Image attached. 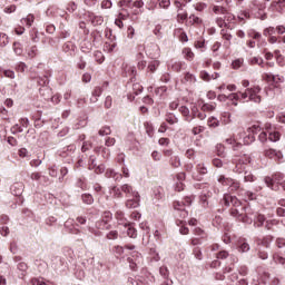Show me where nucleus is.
Segmentation results:
<instances>
[{
  "mask_svg": "<svg viewBox=\"0 0 285 285\" xmlns=\"http://www.w3.org/2000/svg\"><path fill=\"white\" fill-rule=\"evenodd\" d=\"M223 204L225 206H233L230 209L232 217H236V219L243 222L244 224H253L254 222V226H256V228H261V226H264V223L266 222V217L264 215H255L250 208L242 206V202H239L235 196L225 194Z\"/></svg>",
  "mask_w": 285,
  "mask_h": 285,
  "instance_id": "obj_1",
  "label": "nucleus"
},
{
  "mask_svg": "<svg viewBox=\"0 0 285 285\" xmlns=\"http://www.w3.org/2000/svg\"><path fill=\"white\" fill-rule=\"evenodd\" d=\"M193 204V197H185L183 202L174 203L175 216L178 217L176 220L177 226H180L179 233L180 235H188V227L184 226V220L188 217V210H186V206H190Z\"/></svg>",
  "mask_w": 285,
  "mask_h": 285,
  "instance_id": "obj_2",
  "label": "nucleus"
},
{
  "mask_svg": "<svg viewBox=\"0 0 285 285\" xmlns=\"http://www.w3.org/2000/svg\"><path fill=\"white\" fill-rule=\"evenodd\" d=\"M259 92H262V88H259V86H255L243 91L240 97L243 101H254V104H259L262 101V96H259Z\"/></svg>",
  "mask_w": 285,
  "mask_h": 285,
  "instance_id": "obj_3",
  "label": "nucleus"
},
{
  "mask_svg": "<svg viewBox=\"0 0 285 285\" xmlns=\"http://www.w3.org/2000/svg\"><path fill=\"white\" fill-rule=\"evenodd\" d=\"M233 164H235V167L233 168L234 173H244V170H246V164H250V157L243 156L242 158L234 159Z\"/></svg>",
  "mask_w": 285,
  "mask_h": 285,
  "instance_id": "obj_4",
  "label": "nucleus"
},
{
  "mask_svg": "<svg viewBox=\"0 0 285 285\" xmlns=\"http://www.w3.org/2000/svg\"><path fill=\"white\" fill-rule=\"evenodd\" d=\"M205 175H208V168L204 164H198L196 166V171H193L191 177L196 181H202Z\"/></svg>",
  "mask_w": 285,
  "mask_h": 285,
  "instance_id": "obj_5",
  "label": "nucleus"
},
{
  "mask_svg": "<svg viewBox=\"0 0 285 285\" xmlns=\"http://www.w3.org/2000/svg\"><path fill=\"white\" fill-rule=\"evenodd\" d=\"M235 19V16L230 14V13H226L224 17H219L216 19V23L219 28H228V24L230 23V21H233Z\"/></svg>",
  "mask_w": 285,
  "mask_h": 285,
  "instance_id": "obj_6",
  "label": "nucleus"
},
{
  "mask_svg": "<svg viewBox=\"0 0 285 285\" xmlns=\"http://www.w3.org/2000/svg\"><path fill=\"white\" fill-rule=\"evenodd\" d=\"M146 55L147 57H150V59H157V57H159V46L156 43L148 45L146 48Z\"/></svg>",
  "mask_w": 285,
  "mask_h": 285,
  "instance_id": "obj_7",
  "label": "nucleus"
},
{
  "mask_svg": "<svg viewBox=\"0 0 285 285\" xmlns=\"http://www.w3.org/2000/svg\"><path fill=\"white\" fill-rule=\"evenodd\" d=\"M242 95H244V92L238 91V92H234L230 94L229 96H219L222 99H229V101H232L233 106H238L237 101H244V99H242Z\"/></svg>",
  "mask_w": 285,
  "mask_h": 285,
  "instance_id": "obj_8",
  "label": "nucleus"
},
{
  "mask_svg": "<svg viewBox=\"0 0 285 285\" xmlns=\"http://www.w3.org/2000/svg\"><path fill=\"white\" fill-rule=\"evenodd\" d=\"M265 128L267 130V135H268V139L273 142L279 141L282 135L279 134V131H275L271 129V125H265Z\"/></svg>",
  "mask_w": 285,
  "mask_h": 285,
  "instance_id": "obj_9",
  "label": "nucleus"
},
{
  "mask_svg": "<svg viewBox=\"0 0 285 285\" xmlns=\"http://www.w3.org/2000/svg\"><path fill=\"white\" fill-rule=\"evenodd\" d=\"M132 198L127 199L126 202V206L127 208H138L139 206V193H134V196H131Z\"/></svg>",
  "mask_w": 285,
  "mask_h": 285,
  "instance_id": "obj_10",
  "label": "nucleus"
},
{
  "mask_svg": "<svg viewBox=\"0 0 285 285\" xmlns=\"http://www.w3.org/2000/svg\"><path fill=\"white\" fill-rule=\"evenodd\" d=\"M264 155H265V157H268L269 159H282V151H278L273 148L265 149Z\"/></svg>",
  "mask_w": 285,
  "mask_h": 285,
  "instance_id": "obj_11",
  "label": "nucleus"
},
{
  "mask_svg": "<svg viewBox=\"0 0 285 285\" xmlns=\"http://www.w3.org/2000/svg\"><path fill=\"white\" fill-rule=\"evenodd\" d=\"M88 21H90L92 26H101V23H104V17L88 13Z\"/></svg>",
  "mask_w": 285,
  "mask_h": 285,
  "instance_id": "obj_12",
  "label": "nucleus"
},
{
  "mask_svg": "<svg viewBox=\"0 0 285 285\" xmlns=\"http://www.w3.org/2000/svg\"><path fill=\"white\" fill-rule=\"evenodd\" d=\"M115 217H116L119 226H124L126 228V226H128V224H130L128 222V219H126V217L124 216V212H121V210H117L115 214Z\"/></svg>",
  "mask_w": 285,
  "mask_h": 285,
  "instance_id": "obj_13",
  "label": "nucleus"
},
{
  "mask_svg": "<svg viewBox=\"0 0 285 285\" xmlns=\"http://www.w3.org/2000/svg\"><path fill=\"white\" fill-rule=\"evenodd\" d=\"M120 6H126L127 8H142L144 7V1L141 0H136L135 2L130 1V0H124L120 1Z\"/></svg>",
  "mask_w": 285,
  "mask_h": 285,
  "instance_id": "obj_14",
  "label": "nucleus"
},
{
  "mask_svg": "<svg viewBox=\"0 0 285 285\" xmlns=\"http://www.w3.org/2000/svg\"><path fill=\"white\" fill-rule=\"evenodd\" d=\"M104 92V89L101 87H96L92 91V96L90 98L91 104H97L99 101V97H101V94Z\"/></svg>",
  "mask_w": 285,
  "mask_h": 285,
  "instance_id": "obj_15",
  "label": "nucleus"
},
{
  "mask_svg": "<svg viewBox=\"0 0 285 285\" xmlns=\"http://www.w3.org/2000/svg\"><path fill=\"white\" fill-rule=\"evenodd\" d=\"M243 137V144H245V146H248L250 144H253V141H255V135L248 132L246 135V132L240 134V138Z\"/></svg>",
  "mask_w": 285,
  "mask_h": 285,
  "instance_id": "obj_16",
  "label": "nucleus"
},
{
  "mask_svg": "<svg viewBox=\"0 0 285 285\" xmlns=\"http://www.w3.org/2000/svg\"><path fill=\"white\" fill-rule=\"evenodd\" d=\"M128 12H124V9H122V12L119 13L118 18L115 20V24L118 27V28H124V20L125 19H128Z\"/></svg>",
  "mask_w": 285,
  "mask_h": 285,
  "instance_id": "obj_17",
  "label": "nucleus"
},
{
  "mask_svg": "<svg viewBox=\"0 0 285 285\" xmlns=\"http://www.w3.org/2000/svg\"><path fill=\"white\" fill-rule=\"evenodd\" d=\"M220 35H222L223 39H225V41H226L224 43L225 48H230V40L233 39V35L228 33V31L226 29H223L220 31Z\"/></svg>",
  "mask_w": 285,
  "mask_h": 285,
  "instance_id": "obj_18",
  "label": "nucleus"
},
{
  "mask_svg": "<svg viewBox=\"0 0 285 285\" xmlns=\"http://www.w3.org/2000/svg\"><path fill=\"white\" fill-rule=\"evenodd\" d=\"M115 48H117V42L115 40H108L104 45L105 52H114Z\"/></svg>",
  "mask_w": 285,
  "mask_h": 285,
  "instance_id": "obj_19",
  "label": "nucleus"
},
{
  "mask_svg": "<svg viewBox=\"0 0 285 285\" xmlns=\"http://www.w3.org/2000/svg\"><path fill=\"white\" fill-rule=\"evenodd\" d=\"M126 228L128 237H130L131 239H137V229L135 228V226H132V223H128Z\"/></svg>",
  "mask_w": 285,
  "mask_h": 285,
  "instance_id": "obj_20",
  "label": "nucleus"
},
{
  "mask_svg": "<svg viewBox=\"0 0 285 285\" xmlns=\"http://www.w3.org/2000/svg\"><path fill=\"white\" fill-rule=\"evenodd\" d=\"M21 26H27V28H31L32 23H35V16L28 14L26 18L20 20Z\"/></svg>",
  "mask_w": 285,
  "mask_h": 285,
  "instance_id": "obj_21",
  "label": "nucleus"
},
{
  "mask_svg": "<svg viewBox=\"0 0 285 285\" xmlns=\"http://www.w3.org/2000/svg\"><path fill=\"white\" fill-rule=\"evenodd\" d=\"M121 193H125V195H127V197H134V193H138L137 190L132 189V186L125 184L120 187Z\"/></svg>",
  "mask_w": 285,
  "mask_h": 285,
  "instance_id": "obj_22",
  "label": "nucleus"
},
{
  "mask_svg": "<svg viewBox=\"0 0 285 285\" xmlns=\"http://www.w3.org/2000/svg\"><path fill=\"white\" fill-rule=\"evenodd\" d=\"M264 183L266 184L267 188H271L272 190H277V183L272 177H265Z\"/></svg>",
  "mask_w": 285,
  "mask_h": 285,
  "instance_id": "obj_23",
  "label": "nucleus"
},
{
  "mask_svg": "<svg viewBox=\"0 0 285 285\" xmlns=\"http://www.w3.org/2000/svg\"><path fill=\"white\" fill-rule=\"evenodd\" d=\"M109 193L114 199H121V197H124V194H121V189L118 187H112Z\"/></svg>",
  "mask_w": 285,
  "mask_h": 285,
  "instance_id": "obj_24",
  "label": "nucleus"
},
{
  "mask_svg": "<svg viewBox=\"0 0 285 285\" xmlns=\"http://www.w3.org/2000/svg\"><path fill=\"white\" fill-rule=\"evenodd\" d=\"M137 60H138V65H137L138 70H145L146 66H147V62H146V60H144V53L138 52Z\"/></svg>",
  "mask_w": 285,
  "mask_h": 285,
  "instance_id": "obj_25",
  "label": "nucleus"
},
{
  "mask_svg": "<svg viewBox=\"0 0 285 285\" xmlns=\"http://www.w3.org/2000/svg\"><path fill=\"white\" fill-rule=\"evenodd\" d=\"M217 181L218 184H222V186H230V184H233V178L220 175L218 176Z\"/></svg>",
  "mask_w": 285,
  "mask_h": 285,
  "instance_id": "obj_26",
  "label": "nucleus"
},
{
  "mask_svg": "<svg viewBox=\"0 0 285 285\" xmlns=\"http://www.w3.org/2000/svg\"><path fill=\"white\" fill-rule=\"evenodd\" d=\"M183 55L187 59V61H193V59H195V53L193 52L191 48H184Z\"/></svg>",
  "mask_w": 285,
  "mask_h": 285,
  "instance_id": "obj_27",
  "label": "nucleus"
},
{
  "mask_svg": "<svg viewBox=\"0 0 285 285\" xmlns=\"http://www.w3.org/2000/svg\"><path fill=\"white\" fill-rule=\"evenodd\" d=\"M96 228H98V230H109L110 224L102 220V218H101L100 220H98L96 223Z\"/></svg>",
  "mask_w": 285,
  "mask_h": 285,
  "instance_id": "obj_28",
  "label": "nucleus"
},
{
  "mask_svg": "<svg viewBox=\"0 0 285 285\" xmlns=\"http://www.w3.org/2000/svg\"><path fill=\"white\" fill-rule=\"evenodd\" d=\"M106 177L112 178L116 181H119V179H121V174H117L114 169H107Z\"/></svg>",
  "mask_w": 285,
  "mask_h": 285,
  "instance_id": "obj_29",
  "label": "nucleus"
},
{
  "mask_svg": "<svg viewBox=\"0 0 285 285\" xmlns=\"http://www.w3.org/2000/svg\"><path fill=\"white\" fill-rule=\"evenodd\" d=\"M238 250L240 253H248L250 250V245H248L246 240H240L238 243Z\"/></svg>",
  "mask_w": 285,
  "mask_h": 285,
  "instance_id": "obj_30",
  "label": "nucleus"
},
{
  "mask_svg": "<svg viewBox=\"0 0 285 285\" xmlns=\"http://www.w3.org/2000/svg\"><path fill=\"white\" fill-rule=\"evenodd\" d=\"M232 115L230 112H223L222 116H220V121L222 124H224V126H228V124H230V121H233L230 119Z\"/></svg>",
  "mask_w": 285,
  "mask_h": 285,
  "instance_id": "obj_31",
  "label": "nucleus"
},
{
  "mask_svg": "<svg viewBox=\"0 0 285 285\" xmlns=\"http://www.w3.org/2000/svg\"><path fill=\"white\" fill-rule=\"evenodd\" d=\"M159 68V60H151L148 63L147 70L148 72H155Z\"/></svg>",
  "mask_w": 285,
  "mask_h": 285,
  "instance_id": "obj_32",
  "label": "nucleus"
},
{
  "mask_svg": "<svg viewBox=\"0 0 285 285\" xmlns=\"http://www.w3.org/2000/svg\"><path fill=\"white\" fill-rule=\"evenodd\" d=\"M165 120L167 121V124H170V126H174V124H177V121H179V119H177V116L174 114H167L165 116Z\"/></svg>",
  "mask_w": 285,
  "mask_h": 285,
  "instance_id": "obj_33",
  "label": "nucleus"
},
{
  "mask_svg": "<svg viewBox=\"0 0 285 285\" xmlns=\"http://www.w3.org/2000/svg\"><path fill=\"white\" fill-rule=\"evenodd\" d=\"M10 43V38H8V35L0 32V47L6 48Z\"/></svg>",
  "mask_w": 285,
  "mask_h": 285,
  "instance_id": "obj_34",
  "label": "nucleus"
},
{
  "mask_svg": "<svg viewBox=\"0 0 285 285\" xmlns=\"http://www.w3.org/2000/svg\"><path fill=\"white\" fill-rule=\"evenodd\" d=\"M169 164L173 168H179V166H181V159H179L178 156H171Z\"/></svg>",
  "mask_w": 285,
  "mask_h": 285,
  "instance_id": "obj_35",
  "label": "nucleus"
},
{
  "mask_svg": "<svg viewBox=\"0 0 285 285\" xmlns=\"http://www.w3.org/2000/svg\"><path fill=\"white\" fill-rule=\"evenodd\" d=\"M11 190H12L13 195L19 196V195H21V193H23V185L16 184L11 187Z\"/></svg>",
  "mask_w": 285,
  "mask_h": 285,
  "instance_id": "obj_36",
  "label": "nucleus"
},
{
  "mask_svg": "<svg viewBox=\"0 0 285 285\" xmlns=\"http://www.w3.org/2000/svg\"><path fill=\"white\" fill-rule=\"evenodd\" d=\"M242 66H244V58H238L232 62V67L234 68V70H239Z\"/></svg>",
  "mask_w": 285,
  "mask_h": 285,
  "instance_id": "obj_37",
  "label": "nucleus"
},
{
  "mask_svg": "<svg viewBox=\"0 0 285 285\" xmlns=\"http://www.w3.org/2000/svg\"><path fill=\"white\" fill-rule=\"evenodd\" d=\"M13 52H16L18 57H21V55H23V47L21 46V43L19 42L13 43Z\"/></svg>",
  "mask_w": 285,
  "mask_h": 285,
  "instance_id": "obj_38",
  "label": "nucleus"
},
{
  "mask_svg": "<svg viewBox=\"0 0 285 285\" xmlns=\"http://www.w3.org/2000/svg\"><path fill=\"white\" fill-rule=\"evenodd\" d=\"M31 284L32 285H50V284L52 285V283L46 282V279L43 278H32Z\"/></svg>",
  "mask_w": 285,
  "mask_h": 285,
  "instance_id": "obj_39",
  "label": "nucleus"
},
{
  "mask_svg": "<svg viewBox=\"0 0 285 285\" xmlns=\"http://www.w3.org/2000/svg\"><path fill=\"white\" fill-rule=\"evenodd\" d=\"M82 202H83V204L90 205V204L95 203V198L90 194H83Z\"/></svg>",
  "mask_w": 285,
  "mask_h": 285,
  "instance_id": "obj_40",
  "label": "nucleus"
},
{
  "mask_svg": "<svg viewBox=\"0 0 285 285\" xmlns=\"http://www.w3.org/2000/svg\"><path fill=\"white\" fill-rule=\"evenodd\" d=\"M275 32H276L275 27H267L263 30L264 37H273V35H275Z\"/></svg>",
  "mask_w": 285,
  "mask_h": 285,
  "instance_id": "obj_41",
  "label": "nucleus"
},
{
  "mask_svg": "<svg viewBox=\"0 0 285 285\" xmlns=\"http://www.w3.org/2000/svg\"><path fill=\"white\" fill-rule=\"evenodd\" d=\"M184 81L187 83H195L197 81V78H195V75L187 72L184 77Z\"/></svg>",
  "mask_w": 285,
  "mask_h": 285,
  "instance_id": "obj_42",
  "label": "nucleus"
},
{
  "mask_svg": "<svg viewBox=\"0 0 285 285\" xmlns=\"http://www.w3.org/2000/svg\"><path fill=\"white\" fill-rule=\"evenodd\" d=\"M250 66H262L264 63V59L259 57H254L249 59Z\"/></svg>",
  "mask_w": 285,
  "mask_h": 285,
  "instance_id": "obj_43",
  "label": "nucleus"
},
{
  "mask_svg": "<svg viewBox=\"0 0 285 285\" xmlns=\"http://www.w3.org/2000/svg\"><path fill=\"white\" fill-rule=\"evenodd\" d=\"M209 128H217L219 126V120H217V118L215 117H210L208 118V121H207Z\"/></svg>",
  "mask_w": 285,
  "mask_h": 285,
  "instance_id": "obj_44",
  "label": "nucleus"
},
{
  "mask_svg": "<svg viewBox=\"0 0 285 285\" xmlns=\"http://www.w3.org/2000/svg\"><path fill=\"white\" fill-rule=\"evenodd\" d=\"M101 220L106 222L107 224H110V222H112V213L105 212L101 216Z\"/></svg>",
  "mask_w": 285,
  "mask_h": 285,
  "instance_id": "obj_45",
  "label": "nucleus"
},
{
  "mask_svg": "<svg viewBox=\"0 0 285 285\" xmlns=\"http://www.w3.org/2000/svg\"><path fill=\"white\" fill-rule=\"evenodd\" d=\"M200 108L203 112H213V110H215V105L204 104Z\"/></svg>",
  "mask_w": 285,
  "mask_h": 285,
  "instance_id": "obj_46",
  "label": "nucleus"
},
{
  "mask_svg": "<svg viewBox=\"0 0 285 285\" xmlns=\"http://www.w3.org/2000/svg\"><path fill=\"white\" fill-rule=\"evenodd\" d=\"M125 72L126 75H131V76H135L137 75V69L135 68V66H125Z\"/></svg>",
  "mask_w": 285,
  "mask_h": 285,
  "instance_id": "obj_47",
  "label": "nucleus"
},
{
  "mask_svg": "<svg viewBox=\"0 0 285 285\" xmlns=\"http://www.w3.org/2000/svg\"><path fill=\"white\" fill-rule=\"evenodd\" d=\"M168 68H171L175 70V72H179V70H181V62H178V61H171L169 65H168Z\"/></svg>",
  "mask_w": 285,
  "mask_h": 285,
  "instance_id": "obj_48",
  "label": "nucleus"
},
{
  "mask_svg": "<svg viewBox=\"0 0 285 285\" xmlns=\"http://www.w3.org/2000/svg\"><path fill=\"white\" fill-rule=\"evenodd\" d=\"M247 35L248 37H250L252 39H255L256 41H259V39H262V33L255 30H249Z\"/></svg>",
  "mask_w": 285,
  "mask_h": 285,
  "instance_id": "obj_49",
  "label": "nucleus"
},
{
  "mask_svg": "<svg viewBox=\"0 0 285 285\" xmlns=\"http://www.w3.org/2000/svg\"><path fill=\"white\" fill-rule=\"evenodd\" d=\"M189 20H190L189 23H191V26H195V24L200 26L202 23L200 18L195 14L189 16Z\"/></svg>",
  "mask_w": 285,
  "mask_h": 285,
  "instance_id": "obj_50",
  "label": "nucleus"
},
{
  "mask_svg": "<svg viewBox=\"0 0 285 285\" xmlns=\"http://www.w3.org/2000/svg\"><path fill=\"white\" fill-rule=\"evenodd\" d=\"M213 12H215V14H228V12L225 11L224 7H219V6H214L213 7Z\"/></svg>",
  "mask_w": 285,
  "mask_h": 285,
  "instance_id": "obj_51",
  "label": "nucleus"
},
{
  "mask_svg": "<svg viewBox=\"0 0 285 285\" xmlns=\"http://www.w3.org/2000/svg\"><path fill=\"white\" fill-rule=\"evenodd\" d=\"M110 132H112V130H110V127H102L99 131L98 135L100 137H106L108 135H110Z\"/></svg>",
  "mask_w": 285,
  "mask_h": 285,
  "instance_id": "obj_52",
  "label": "nucleus"
},
{
  "mask_svg": "<svg viewBox=\"0 0 285 285\" xmlns=\"http://www.w3.org/2000/svg\"><path fill=\"white\" fill-rule=\"evenodd\" d=\"M18 72H26L28 70V65L26 62H19L16 67Z\"/></svg>",
  "mask_w": 285,
  "mask_h": 285,
  "instance_id": "obj_53",
  "label": "nucleus"
},
{
  "mask_svg": "<svg viewBox=\"0 0 285 285\" xmlns=\"http://www.w3.org/2000/svg\"><path fill=\"white\" fill-rule=\"evenodd\" d=\"M11 135H17L18 132H21L23 130V127H21L19 124H16L11 127Z\"/></svg>",
  "mask_w": 285,
  "mask_h": 285,
  "instance_id": "obj_54",
  "label": "nucleus"
},
{
  "mask_svg": "<svg viewBox=\"0 0 285 285\" xmlns=\"http://www.w3.org/2000/svg\"><path fill=\"white\" fill-rule=\"evenodd\" d=\"M94 57L98 63L105 61L104 53L101 51H95Z\"/></svg>",
  "mask_w": 285,
  "mask_h": 285,
  "instance_id": "obj_55",
  "label": "nucleus"
},
{
  "mask_svg": "<svg viewBox=\"0 0 285 285\" xmlns=\"http://www.w3.org/2000/svg\"><path fill=\"white\" fill-rule=\"evenodd\" d=\"M261 130L262 128H259V125H253L247 129V132H250L252 135H257V132H259Z\"/></svg>",
  "mask_w": 285,
  "mask_h": 285,
  "instance_id": "obj_56",
  "label": "nucleus"
},
{
  "mask_svg": "<svg viewBox=\"0 0 285 285\" xmlns=\"http://www.w3.org/2000/svg\"><path fill=\"white\" fill-rule=\"evenodd\" d=\"M27 55L30 59H35V57H37V47H30Z\"/></svg>",
  "mask_w": 285,
  "mask_h": 285,
  "instance_id": "obj_57",
  "label": "nucleus"
},
{
  "mask_svg": "<svg viewBox=\"0 0 285 285\" xmlns=\"http://www.w3.org/2000/svg\"><path fill=\"white\" fill-rule=\"evenodd\" d=\"M178 21H186L188 19V13L186 11H179L177 14Z\"/></svg>",
  "mask_w": 285,
  "mask_h": 285,
  "instance_id": "obj_58",
  "label": "nucleus"
},
{
  "mask_svg": "<svg viewBox=\"0 0 285 285\" xmlns=\"http://www.w3.org/2000/svg\"><path fill=\"white\" fill-rule=\"evenodd\" d=\"M230 190H239V181L232 179V183H229Z\"/></svg>",
  "mask_w": 285,
  "mask_h": 285,
  "instance_id": "obj_59",
  "label": "nucleus"
},
{
  "mask_svg": "<svg viewBox=\"0 0 285 285\" xmlns=\"http://www.w3.org/2000/svg\"><path fill=\"white\" fill-rule=\"evenodd\" d=\"M19 157L26 158V157H30V151H28V149L26 148H21L18 151Z\"/></svg>",
  "mask_w": 285,
  "mask_h": 285,
  "instance_id": "obj_60",
  "label": "nucleus"
},
{
  "mask_svg": "<svg viewBox=\"0 0 285 285\" xmlns=\"http://www.w3.org/2000/svg\"><path fill=\"white\" fill-rule=\"evenodd\" d=\"M276 63H278L282 68L285 66V57L282 55L276 56Z\"/></svg>",
  "mask_w": 285,
  "mask_h": 285,
  "instance_id": "obj_61",
  "label": "nucleus"
},
{
  "mask_svg": "<svg viewBox=\"0 0 285 285\" xmlns=\"http://www.w3.org/2000/svg\"><path fill=\"white\" fill-rule=\"evenodd\" d=\"M244 179L245 181H255V176L249 171H245Z\"/></svg>",
  "mask_w": 285,
  "mask_h": 285,
  "instance_id": "obj_62",
  "label": "nucleus"
},
{
  "mask_svg": "<svg viewBox=\"0 0 285 285\" xmlns=\"http://www.w3.org/2000/svg\"><path fill=\"white\" fill-rule=\"evenodd\" d=\"M274 262H275L276 264H282V265H284V264H285V258L282 257V256H279V255H277V254H275V255H274Z\"/></svg>",
  "mask_w": 285,
  "mask_h": 285,
  "instance_id": "obj_63",
  "label": "nucleus"
},
{
  "mask_svg": "<svg viewBox=\"0 0 285 285\" xmlns=\"http://www.w3.org/2000/svg\"><path fill=\"white\" fill-rule=\"evenodd\" d=\"M276 246L277 248H285V238H277Z\"/></svg>",
  "mask_w": 285,
  "mask_h": 285,
  "instance_id": "obj_64",
  "label": "nucleus"
}]
</instances>
